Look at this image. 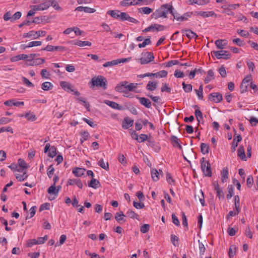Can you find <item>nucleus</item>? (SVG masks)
<instances>
[{
	"label": "nucleus",
	"instance_id": "24",
	"mask_svg": "<svg viewBox=\"0 0 258 258\" xmlns=\"http://www.w3.org/2000/svg\"><path fill=\"white\" fill-rule=\"evenodd\" d=\"M47 3L49 5V8L50 6L53 7V8L57 11L61 10V8L59 7L58 4L54 0H47Z\"/></svg>",
	"mask_w": 258,
	"mask_h": 258
},
{
	"label": "nucleus",
	"instance_id": "51",
	"mask_svg": "<svg viewBox=\"0 0 258 258\" xmlns=\"http://www.w3.org/2000/svg\"><path fill=\"white\" fill-rule=\"evenodd\" d=\"M18 165L19 166V168L21 169V168L23 169H26L27 168V166L26 162L24 161V160L22 159H19L18 161Z\"/></svg>",
	"mask_w": 258,
	"mask_h": 258
},
{
	"label": "nucleus",
	"instance_id": "56",
	"mask_svg": "<svg viewBox=\"0 0 258 258\" xmlns=\"http://www.w3.org/2000/svg\"><path fill=\"white\" fill-rule=\"evenodd\" d=\"M232 41H233V43L239 46H243L245 44L244 42L243 41H242L239 38L234 39L232 40Z\"/></svg>",
	"mask_w": 258,
	"mask_h": 258
},
{
	"label": "nucleus",
	"instance_id": "39",
	"mask_svg": "<svg viewBox=\"0 0 258 258\" xmlns=\"http://www.w3.org/2000/svg\"><path fill=\"white\" fill-rule=\"evenodd\" d=\"M120 11L118 10L108 11L107 14L110 15L112 18L119 19Z\"/></svg>",
	"mask_w": 258,
	"mask_h": 258
},
{
	"label": "nucleus",
	"instance_id": "50",
	"mask_svg": "<svg viewBox=\"0 0 258 258\" xmlns=\"http://www.w3.org/2000/svg\"><path fill=\"white\" fill-rule=\"evenodd\" d=\"M227 190L228 193L226 197L227 199H229L231 198L233 195V188L232 187V185H229L227 188Z\"/></svg>",
	"mask_w": 258,
	"mask_h": 258
},
{
	"label": "nucleus",
	"instance_id": "28",
	"mask_svg": "<svg viewBox=\"0 0 258 258\" xmlns=\"http://www.w3.org/2000/svg\"><path fill=\"white\" fill-rule=\"evenodd\" d=\"M140 13L148 15L153 12V9L149 7H143L138 9Z\"/></svg>",
	"mask_w": 258,
	"mask_h": 258
},
{
	"label": "nucleus",
	"instance_id": "27",
	"mask_svg": "<svg viewBox=\"0 0 258 258\" xmlns=\"http://www.w3.org/2000/svg\"><path fill=\"white\" fill-rule=\"evenodd\" d=\"M126 215L127 217H128L130 218H132L133 219H136L138 220H139V215L138 214L136 213L134 211H133L132 210H130V209L128 210L126 213Z\"/></svg>",
	"mask_w": 258,
	"mask_h": 258
},
{
	"label": "nucleus",
	"instance_id": "43",
	"mask_svg": "<svg viewBox=\"0 0 258 258\" xmlns=\"http://www.w3.org/2000/svg\"><path fill=\"white\" fill-rule=\"evenodd\" d=\"M135 2H132V0H123L120 2V4L122 6L126 7L131 5H136Z\"/></svg>",
	"mask_w": 258,
	"mask_h": 258
},
{
	"label": "nucleus",
	"instance_id": "12",
	"mask_svg": "<svg viewBox=\"0 0 258 258\" xmlns=\"http://www.w3.org/2000/svg\"><path fill=\"white\" fill-rule=\"evenodd\" d=\"M137 98L139 99L140 103L147 108L151 107V102L148 99L145 97H137Z\"/></svg>",
	"mask_w": 258,
	"mask_h": 258
},
{
	"label": "nucleus",
	"instance_id": "1",
	"mask_svg": "<svg viewBox=\"0 0 258 258\" xmlns=\"http://www.w3.org/2000/svg\"><path fill=\"white\" fill-rule=\"evenodd\" d=\"M172 8V5L168 4H164L153 12L151 15V17L155 20L159 18H166L167 17V15L169 13V11H171Z\"/></svg>",
	"mask_w": 258,
	"mask_h": 258
},
{
	"label": "nucleus",
	"instance_id": "16",
	"mask_svg": "<svg viewBox=\"0 0 258 258\" xmlns=\"http://www.w3.org/2000/svg\"><path fill=\"white\" fill-rule=\"evenodd\" d=\"M75 11H79V12H82L84 11L85 13H94L96 10L94 9L91 8L87 7H82V6H79L76 8Z\"/></svg>",
	"mask_w": 258,
	"mask_h": 258
},
{
	"label": "nucleus",
	"instance_id": "57",
	"mask_svg": "<svg viewBox=\"0 0 258 258\" xmlns=\"http://www.w3.org/2000/svg\"><path fill=\"white\" fill-rule=\"evenodd\" d=\"M253 179L251 175L248 176L246 179V184L248 187H251L253 184Z\"/></svg>",
	"mask_w": 258,
	"mask_h": 258
},
{
	"label": "nucleus",
	"instance_id": "59",
	"mask_svg": "<svg viewBox=\"0 0 258 258\" xmlns=\"http://www.w3.org/2000/svg\"><path fill=\"white\" fill-rule=\"evenodd\" d=\"M219 72L222 77L225 78L226 76L227 73L225 67H224L223 66H221L219 69Z\"/></svg>",
	"mask_w": 258,
	"mask_h": 258
},
{
	"label": "nucleus",
	"instance_id": "9",
	"mask_svg": "<svg viewBox=\"0 0 258 258\" xmlns=\"http://www.w3.org/2000/svg\"><path fill=\"white\" fill-rule=\"evenodd\" d=\"M128 84V82L126 81L121 82L117 84L115 87V90L118 92L120 93H126V91L125 90V85Z\"/></svg>",
	"mask_w": 258,
	"mask_h": 258
},
{
	"label": "nucleus",
	"instance_id": "47",
	"mask_svg": "<svg viewBox=\"0 0 258 258\" xmlns=\"http://www.w3.org/2000/svg\"><path fill=\"white\" fill-rule=\"evenodd\" d=\"M193 14V12H187L184 13L182 16L180 17V21H183L187 20L188 17H190Z\"/></svg>",
	"mask_w": 258,
	"mask_h": 258
},
{
	"label": "nucleus",
	"instance_id": "34",
	"mask_svg": "<svg viewBox=\"0 0 258 258\" xmlns=\"http://www.w3.org/2000/svg\"><path fill=\"white\" fill-rule=\"evenodd\" d=\"M41 88L43 90L48 91L53 88V85L50 82H45L42 84Z\"/></svg>",
	"mask_w": 258,
	"mask_h": 258
},
{
	"label": "nucleus",
	"instance_id": "21",
	"mask_svg": "<svg viewBox=\"0 0 258 258\" xmlns=\"http://www.w3.org/2000/svg\"><path fill=\"white\" fill-rule=\"evenodd\" d=\"M237 156L241 160L246 161V158L245 154L244 148L243 146H240L237 150Z\"/></svg>",
	"mask_w": 258,
	"mask_h": 258
},
{
	"label": "nucleus",
	"instance_id": "11",
	"mask_svg": "<svg viewBox=\"0 0 258 258\" xmlns=\"http://www.w3.org/2000/svg\"><path fill=\"white\" fill-rule=\"evenodd\" d=\"M49 4L47 3V1H46L44 3L40 4L38 5H34L33 6V10L34 11H43L49 8Z\"/></svg>",
	"mask_w": 258,
	"mask_h": 258
},
{
	"label": "nucleus",
	"instance_id": "42",
	"mask_svg": "<svg viewBox=\"0 0 258 258\" xmlns=\"http://www.w3.org/2000/svg\"><path fill=\"white\" fill-rule=\"evenodd\" d=\"M16 177L19 181H22L28 177V175L26 172H24L23 174H16Z\"/></svg>",
	"mask_w": 258,
	"mask_h": 258
},
{
	"label": "nucleus",
	"instance_id": "29",
	"mask_svg": "<svg viewBox=\"0 0 258 258\" xmlns=\"http://www.w3.org/2000/svg\"><path fill=\"white\" fill-rule=\"evenodd\" d=\"M28 55L25 54H19L16 56L13 57L11 58L12 61H17L20 60H25L27 59Z\"/></svg>",
	"mask_w": 258,
	"mask_h": 258
},
{
	"label": "nucleus",
	"instance_id": "33",
	"mask_svg": "<svg viewBox=\"0 0 258 258\" xmlns=\"http://www.w3.org/2000/svg\"><path fill=\"white\" fill-rule=\"evenodd\" d=\"M45 59L44 58H38L36 59H35L31 62V63L30 64V66H38L41 64H42L44 62Z\"/></svg>",
	"mask_w": 258,
	"mask_h": 258
},
{
	"label": "nucleus",
	"instance_id": "15",
	"mask_svg": "<svg viewBox=\"0 0 258 258\" xmlns=\"http://www.w3.org/2000/svg\"><path fill=\"white\" fill-rule=\"evenodd\" d=\"M181 31L185 32V36L190 39L194 38H197L198 37V35L190 29H182Z\"/></svg>",
	"mask_w": 258,
	"mask_h": 258
},
{
	"label": "nucleus",
	"instance_id": "26",
	"mask_svg": "<svg viewBox=\"0 0 258 258\" xmlns=\"http://www.w3.org/2000/svg\"><path fill=\"white\" fill-rule=\"evenodd\" d=\"M100 185L99 181L94 178H92L90 181V182L88 183V186L89 187H91L94 189L97 188L98 187H99Z\"/></svg>",
	"mask_w": 258,
	"mask_h": 258
},
{
	"label": "nucleus",
	"instance_id": "2",
	"mask_svg": "<svg viewBox=\"0 0 258 258\" xmlns=\"http://www.w3.org/2000/svg\"><path fill=\"white\" fill-rule=\"evenodd\" d=\"M91 83L92 84L91 88L95 86L97 88H102L103 89H106L107 88V81L103 76L99 75L93 77Z\"/></svg>",
	"mask_w": 258,
	"mask_h": 258
},
{
	"label": "nucleus",
	"instance_id": "63",
	"mask_svg": "<svg viewBox=\"0 0 258 258\" xmlns=\"http://www.w3.org/2000/svg\"><path fill=\"white\" fill-rule=\"evenodd\" d=\"M133 205L137 209H143L145 207L144 203H140L136 201L133 202Z\"/></svg>",
	"mask_w": 258,
	"mask_h": 258
},
{
	"label": "nucleus",
	"instance_id": "25",
	"mask_svg": "<svg viewBox=\"0 0 258 258\" xmlns=\"http://www.w3.org/2000/svg\"><path fill=\"white\" fill-rule=\"evenodd\" d=\"M157 82L156 81H149L146 86L147 90L149 91H154L157 87Z\"/></svg>",
	"mask_w": 258,
	"mask_h": 258
},
{
	"label": "nucleus",
	"instance_id": "62",
	"mask_svg": "<svg viewBox=\"0 0 258 258\" xmlns=\"http://www.w3.org/2000/svg\"><path fill=\"white\" fill-rule=\"evenodd\" d=\"M161 92H166L170 93L171 92V88L168 87L166 83L163 84L161 88Z\"/></svg>",
	"mask_w": 258,
	"mask_h": 258
},
{
	"label": "nucleus",
	"instance_id": "36",
	"mask_svg": "<svg viewBox=\"0 0 258 258\" xmlns=\"http://www.w3.org/2000/svg\"><path fill=\"white\" fill-rule=\"evenodd\" d=\"M236 247L235 245H232L229 249L228 255L230 258H232L236 253Z\"/></svg>",
	"mask_w": 258,
	"mask_h": 258
},
{
	"label": "nucleus",
	"instance_id": "8",
	"mask_svg": "<svg viewBox=\"0 0 258 258\" xmlns=\"http://www.w3.org/2000/svg\"><path fill=\"white\" fill-rule=\"evenodd\" d=\"M43 50H46L47 51H62L66 50V48L62 46H53L50 45H47L45 48L42 49Z\"/></svg>",
	"mask_w": 258,
	"mask_h": 258
},
{
	"label": "nucleus",
	"instance_id": "10",
	"mask_svg": "<svg viewBox=\"0 0 258 258\" xmlns=\"http://www.w3.org/2000/svg\"><path fill=\"white\" fill-rule=\"evenodd\" d=\"M134 124V120L131 119L128 117H125L122 123V127L124 129H127L129 127L132 126Z\"/></svg>",
	"mask_w": 258,
	"mask_h": 258
},
{
	"label": "nucleus",
	"instance_id": "46",
	"mask_svg": "<svg viewBox=\"0 0 258 258\" xmlns=\"http://www.w3.org/2000/svg\"><path fill=\"white\" fill-rule=\"evenodd\" d=\"M137 83H130V84H127L125 85V89H126L129 91H132L137 88Z\"/></svg>",
	"mask_w": 258,
	"mask_h": 258
},
{
	"label": "nucleus",
	"instance_id": "7",
	"mask_svg": "<svg viewBox=\"0 0 258 258\" xmlns=\"http://www.w3.org/2000/svg\"><path fill=\"white\" fill-rule=\"evenodd\" d=\"M208 99L212 102L219 103L222 100L223 97L220 93L214 92L209 94Z\"/></svg>",
	"mask_w": 258,
	"mask_h": 258
},
{
	"label": "nucleus",
	"instance_id": "37",
	"mask_svg": "<svg viewBox=\"0 0 258 258\" xmlns=\"http://www.w3.org/2000/svg\"><path fill=\"white\" fill-rule=\"evenodd\" d=\"M200 147L201 152L203 154H208L209 153V146H208V145L203 143L201 144Z\"/></svg>",
	"mask_w": 258,
	"mask_h": 258
},
{
	"label": "nucleus",
	"instance_id": "38",
	"mask_svg": "<svg viewBox=\"0 0 258 258\" xmlns=\"http://www.w3.org/2000/svg\"><path fill=\"white\" fill-rule=\"evenodd\" d=\"M98 165L106 170H108L109 169V165L108 162L105 163L102 158L99 161Z\"/></svg>",
	"mask_w": 258,
	"mask_h": 258
},
{
	"label": "nucleus",
	"instance_id": "32",
	"mask_svg": "<svg viewBox=\"0 0 258 258\" xmlns=\"http://www.w3.org/2000/svg\"><path fill=\"white\" fill-rule=\"evenodd\" d=\"M74 44L79 46L83 47L85 46H90L92 43L91 42L88 41L77 40L74 43Z\"/></svg>",
	"mask_w": 258,
	"mask_h": 258
},
{
	"label": "nucleus",
	"instance_id": "23",
	"mask_svg": "<svg viewBox=\"0 0 258 258\" xmlns=\"http://www.w3.org/2000/svg\"><path fill=\"white\" fill-rule=\"evenodd\" d=\"M125 216V215L121 211L115 214V219L118 223H120L121 221L124 222L125 221V219L124 218Z\"/></svg>",
	"mask_w": 258,
	"mask_h": 258
},
{
	"label": "nucleus",
	"instance_id": "53",
	"mask_svg": "<svg viewBox=\"0 0 258 258\" xmlns=\"http://www.w3.org/2000/svg\"><path fill=\"white\" fill-rule=\"evenodd\" d=\"M150 229V225L145 224L141 227L140 231L143 233H146L148 232Z\"/></svg>",
	"mask_w": 258,
	"mask_h": 258
},
{
	"label": "nucleus",
	"instance_id": "22",
	"mask_svg": "<svg viewBox=\"0 0 258 258\" xmlns=\"http://www.w3.org/2000/svg\"><path fill=\"white\" fill-rule=\"evenodd\" d=\"M86 170L83 168L76 167L73 170V173L75 174L76 176L80 177L84 174Z\"/></svg>",
	"mask_w": 258,
	"mask_h": 258
},
{
	"label": "nucleus",
	"instance_id": "18",
	"mask_svg": "<svg viewBox=\"0 0 258 258\" xmlns=\"http://www.w3.org/2000/svg\"><path fill=\"white\" fill-rule=\"evenodd\" d=\"M60 85L61 87V88L65 91H70L71 92L74 91V89L72 88V85L67 82L61 81L60 83Z\"/></svg>",
	"mask_w": 258,
	"mask_h": 258
},
{
	"label": "nucleus",
	"instance_id": "41",
	"mask_svg": "<svg viewBox=\"0 0 258 258\" xmlns=\"http://www.w3.org/2000/svg\"><path fill=\"white\" fill-rule=\"evenodd\" d=\"M184 91L186 92H190L192 91V87L191 84H186L185 82L182 83Z\"/></svg>",
	"mask_w": 258,
	"mask_h": 258
},
{
	"label": "nucleus",
	"instance_id": "5",
	"mask_svg": "<svg viewBox=\"0 0 258 258\" xmlns=\"http://www.w3.org/2000/svg\"><path fill=\"white\" fill-rule=\"evenodd\" d=\"M212 55L215 56L217 59H228L231 56V54L226 50L212 51L211 52Z\"/></svg>",
	"mask_w": 258,
	"mask_h": 258
},
{
	"label": "nucleus",
	"instance_id": "45",
	"mask_svg": "<svg viewBox=\"0 0 258 258\" xmlns=\"http://www.w3.org/2000/svg\"><path fill=\"white\" fill-rule=\"evenodd\" d=\"M77 100L80 102H83V105L86 108L87 110L88 111H90V105H89V103L86 101L82 97H80L79 98H77Z\"/></svg>",
	"mask_w": 258,
	"mask_h": 258
},
{
	"label": "nucleus",
	"instance_id": "44",
	"mask_svg": "<svg viewBox=\"0 0 258 258\" xmlns=\"http://www.w3.org/2000/svg\"><path fill=\"white\" fill-rule=\"evenodd\" d=\"M56 155V148L54 146H52L50 148L48 156L51 158H53Z\"/></svg>",
	"mask_w": 258,
	"mask_h": 258
},
{
	"label": "nucleus",
	"instance_id": "61",
	"mask_svg": "<svg viewBox=\"0 0 258 258\" xmlns=\"http://www.w3.org/2000/svg\"><path fill=\"white\" fill-rule=\"evenodd\" d=\"M248 85L249 84H243V83H241L240 86V92L241 93H243L247 91Z\"/></svg>",
	"mask_w": 258,
	"mask_h": 258
},
{
	"label": "nucleus",
	"instance_id": "35",
	"mask_svg": "<svg viewBox=\"0 0 258 258\" xmlns=\"http://www.w3.org/2000/svg\"><path fill=\"white\" fill-rule=\"evenodd\" d=\"M190 4H198L199 5H205L209 3V0H190Z\"/></svg>",
	"mask_w": 258,
	"mask_h": 258
},
{
	"label": "nucleus",
	"instance_id": "40",
	"mask_svg": "<svg viewBox=\"0 0 258 258\" xmlns=\"http://www.w3.org/2000/svg\"><path fill=\"white\" fill-rule=\"evenodd\" d=\"M152 26H153V31L155 30L157 31H163L166 29V27L164 26L158 24H152Z\"/></svg>",
	"mask_w": 258,
	"mask_h": 258
},
{
	"label": "nucleus",
	"instance_id": "19",
	"mask_svg": "<svg viewBox=\"0 0 258 258\" xmlns=\"http://www.w3.org/2000/svg\"><path fill=\"white\" fill-rule=\"evenodd\" d=\"M170 141L174 147H178L180 150L182 149V146L179 143V140L177 137L175 136H172L170 137Z\"/></svg>",
	"mask_w": 258,
	"mask_h": 258
},
{
	"label": "nucleus",
	"instance_id": "55",
	"mask_svg": "<svg viewBox=\"0 0 258 258\" xmlns=\"http://www.w3.org/2000/svg\"><path fill=\"white\" fill-rule=\"evenodd\" d=\"M22 15V13L20 12H17L12 16V22H14L16 20H19Z\"/></svg>",
	"mask_w": 258,
	"mask_h": 258
},
{
	"label": "nucleus",
	"instance_id": "14",
	"mask_svg": "<svg viewBox=\"0 0 258 258\" xmlns=\"http://www.w3.org/2000/svg\"><path fill=\"white\" fill-rule=\"evenodd\" d=\"M148 77H155L156 78H164L167 76L168 73L166 71L162 70L156 73H148Z\"/></svg>",
	"mask_w": 258,
	"mask_h": 258
},
{
	"label": "nucleus",
	"instance_id": "54",
	"mask_svg": "<svg viewBox=\"0 0 258 258\" xmlns=\"http://www.w3.org/2000/svg\"><path fill=\"white\" fill-rule=\"evenodd\" d=\"M195 114L196 117L197 119V120L198 121V123L199 124V123L200 122V120H199V118L201 119L203 118V114H202L201 111L199 109H196L195 110Z\"/></svg>",
	"mask_w": 258,
	"mask_h": 258
},
{
	"label": "nucleus",
	"instance_id": "13",
	"mask_svg": "<svg viewBox=\"0 0 258 258\" xmlns=\"http://www.w3.org/2000/svg\"><path fill=\"white\" fill-rule=\"evenodd\" d=\"M104 103H105L109 106L112 107V108L117 109L118 110H122V107L121 106H120L119 104L115 102L108 100H105L104 101Z\"/></svg>",
	"mask_w": 258,
	"mask_h": 258
},
{
	"label": "nucleus",
	"instance_id": "52",
	"mask_svg": "<svg viewBox=\"0 0 258 258\" xmlns=\"http://www.w3.org/2000/svg\"><path fill=\"white\" fill-rule=\"evenodd\" d=\"M171 11H169V12L172 15V16H173V18L174 19H176V20L177 21H180V15L176 12H174V9H173V7H172V8L171 9Z\"/></svg>",
	"mask_w": 258,
	"mask_h": 258
},
{
	"label": "nucleus",
	"instance_id": "48",
	"mask_svg": "<svg viewBox=\"0 0 258 258\" xmlns=\"http://www.w3.org/2000/svg\"><path fill=\"white\" fill-rule=\"evenodd\" d=\"M25 117L27 119V120L31 121H35L36 119L35 115L31 114L30 112L26 113Z\"/></svg>",
	"mask_w": 258,
	"mask_h": 258
},
{
	"label": "nucleus",
	"instance_id": "6",
	"mask_svg": "<svg viewBox=\"0 0 258 258\" xmlns=\"http://www.w3.org/2000/svg\"><path fill=\"white\" fill-rule=\"evenodd\" d=\"M46 32L45 31H30L28 33H26L23 34L24 38H28L33 37L34 38H38L40 36H45Z\"/></svg>",
	"mask_w": 258,
	"mask_h": 258
},
{
	"label": "nucleus",
	"instance_id": "3",
	"mask_svg": "<svg viewBox=\"0 0 258 258\" xmlns=\"http://www.w3.org/2000/svg\"><path fill=\"white\" fill-rule=\"evenodd\" d=\"M201 169L203 173L206 176L211 177L212 176V171L211 165L209 161H205V158L203 157L201 160Z\"/></svg>",
	"mask_w": 258,
	"mask_h": 258
},
{
	"label": "nucleus",
	"instance_id": "49",
	"mask_svg": "<svg viewBox=\"0 0 258 258\" xmlns=\"http://www.w3.org/2000/svg\"><path fill=\"white\" fill-rule=\"evenodd\" d=\"M118 64L117 59L113 60L110 61H108L105 62L103 64V67L104 68H107L109 67H112L115 65Z\"/></svg>",
	"mask_w": 258,
	"mask_h": 258
},
{
	"label": "nucleus",
	"instance_id": "20",
	"mask_svg": "<svg viewBox=\"0 0 258 258\" xmlns=\"http://www.w3.org/2000/svg\"><path fill=\"white\" fill-rule=\"evenodd\" d=\"M221 175L222 182L223 183L226 182L228 178V168L227 167H224L222 169L221 171Z\"/></svg>",
	"mask_w": 258,
	"mask_h": 258
},
{
	"label": "nucleus",
	"instance_id": "4",
	"mask_svg": "<svg viewBox=\"0 0 258 258\" xmlns=\"http://www.w3.org/2000/svg\"><path fill=\"white\" fill-rule=\"evenodd\" d=\"M141 55L142 57L139 59V60L142 64H147L153 61L154 59L153 53L150 52H142Z\"/></svg>",
	"mask_w": 258,
	"mask_h": 258
},
{
	"label": "nucleus",
	"instance_id": "58",
	"mask_svg": "<svg viewBox=\"0 0 258 258\" xmlns=\"http://www.w3.org/2000/svg\"><path fill=\"white\" fill-rule=\"evenodd\" d=\"M12 13L10 11H9L4 14L3 18L5 21L11 20L12 22Z\"/></svg>",
	"mask_w": 258,
	"mask_h": 258
},
{
	"label": "nucleus",
	"instance_id": "60",
	"mask_svg": "<svg viewBox=\"0 0 258 258\" xmlns=\"http://www.w3.org/2000/svg\"><path fill=\"white\" fill-rule=\"evenodd\" d=\"M56 186L54 184H53L51 186H50L48 190H47V192L49 194H54L55 196H56Z\"/></svg>",
	"mask_w": 258,
	"mask_h": 258
},
{
	"label": "nucleus",
	"instance_id": "17",
	"mask_svg": "<svg viewBox=\"0 0 258 258\" xmlns=\"http://www.w3.org/2000/svg\"><path fill=\"white\" fill-rule=\"evenodd\" d=\"M215 44L218 49L222 50L227 45V41L225 39H218L215 41Z\"/></svg>",
	"mask_w": 258,
	"mask_h": 258
},
{
	"label": "nucleus",
	"instance_id": "31",
	"mask_svg": "<svg viewBox=\"0 0 258 258\" xmlns=\"http://www.w3.org/2000/svg\"><path fill=\"white\" fill-rule=\"evenodd\" d=\"M152 178L154 181H157L159 179V173L156 169H153L151 171Z\"/></svg>",
	"mask_w": 258,
	"mask_h": 258
},
{
	"label": "nucleus",
	"instance_id": "64",
	"mask_svg": "<svg viewBox=\"0 0 258 258\" xmlns=\"http://www.w3.org/2000/svg\"><path fill=\"white\" fill-rule=\"evenodd\" d=\"M54 171V169L52 165H51L49 166L48 170H47V175L49 178L52 177V175L53 174Z\"/></svg>",
	"mask_w": 258,
	"mask_h": 258
},
{
	"label": "nucleus",
	"instance_id": "30",
	"mask_svg": "<svg viewBox=\"0 0 258 258\" xmlns=\"http://www.w3.org/2000/svg\"><path fill=\"white\" fill-rule=\"evenodd\" d=\"M214 72L212 70H210L208 72V75L206 78H205L204 80V82L205 84H208L209 82L213 79H214Z\"/></svg>",
	"mask_w": 258,
	"mask_h": 258
}]
</instances>
